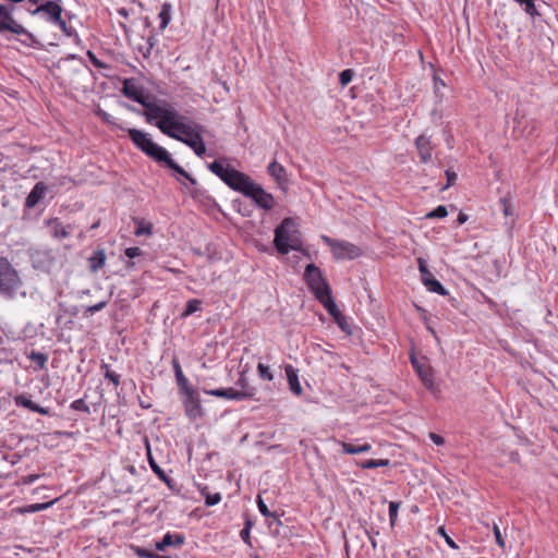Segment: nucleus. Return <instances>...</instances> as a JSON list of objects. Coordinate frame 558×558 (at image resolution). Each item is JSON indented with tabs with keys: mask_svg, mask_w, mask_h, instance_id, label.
<instances>
[{
	"mask_svg": "<svg viewBox=\"0 0 558 558\" xmlns=\"http://www.w3.org/2000/svg\"><path fill=\"white\" fill-rule=\"evenodd\" d=\"M257 506H258V509H259V512L266 517V518H272L274 519V522H276L277 524H281L280 520L278 519V517L270 512L268 507L266 506V504L264 502V500L262 499L260 496L257 497Z\"/></svg>",
	"mask_w": 558,
	"mask_h": 558,
	"instance_id": "36",
	"label": "nucleus"
},
{
	"mask_svg": "<svg viewBox=\"0 0 558 558\" xmlns=\"http://www.w3.org/2000/svg\"><path fill=\"white\" fill-rule=\"evenodd\" d=\"M149 458V465L151 470L158 475V477L163 481L168 486H170L171 478L165 473V471L155 462L151 456Z\"/></svg>",
	"mask_w": 558,
	"mask_h": 558,
	"instance_id": "35",
	"label": "nucleus"
},
{
	"mask_svg": "<svg viewBox=\"0 0 558 558\" xmlns=\"http://www.w3.org/2000/svg\"><path fill=\"white\" fill-rule=\"evenodd\" d=\"M448 215V210L446 206H438L434 210L426 214V218L434 219V218H445Z\"/></svg>",
	"mask_w": 558,
	"mask_h": 558,
	"instance_id": "44",
	"label": "nucleus"
},
{
	"mask_svg": "<svg viewBox=\"0 0 558 558\" xmlns=\"http://www.w3.org/2000/svg\"><path fill=\"white\" fill-rule=\"evenodd\" d=\"M317 300L324 305L328 314L331 315L335 320L344 319V316L341 314L337 304L332 300L331 292Z\"/></svg>",
	"mask_w": 558,
	"mask_h": 558,
	"instance_id": "21",
	"label": "nucleus"
},
{
	"mask_svg": "<svg viewBox=\"0 0 558 558\" xmlns=\"http://www.w3.org/2000/svg\"><path fill=\"white\" fill-rule=\"evenodd\" d=\"M202 310V301L197 299H192L187 301L185 310L182 312L181 317L185 318L191 316L192 314Z\"/></svg>",
	"mask_w": 558,
	"mask_h": 558,
	"instance_id": "32",
	"label": "nucleus"
},
{
	"mask_svg": "<svg viewBox=\"0 0 558 558\" xmlns=\"http://www.w3.org/2000/svg\"><path fill=\"white\" fill-rule=\"evenodd\" d=\"M158 162L165 163L168 168L172 169L183 178H185L192 185L197 184L196 179L191 177L181 166H179L171 157L169 151L167 150V156L165 159H160Z\"/></svg>",
	"mask_w": 558,
	"mask_h": 558,
	"instance_id": "23",
	"label": "nucleus"
},
{
	"mask_svg": "<svg viewBox=\"0 0 558 558\" xmlns=\"http://www.w3.org/2000/svg\"><path fill=\"white\" fill-rule=\"evenodd\" d=\"M322 239L330 247L333 257L338 260L354 259L362 254L359 246L348 241L333 240L327 235H323Z\"/></svg>",
	"mask_w": 558,
	"mask_h": 558,
	"instance_id": "7",
	"label": "nucleus"
},
{
	"mask_svg": "<svg viewBox=\"0 0 558 558\" xmlns=\"http://www.w3.org/2000/svg\"><path fill=\"white\" fill-rule=\"evenodd\" d=\"M208 169L222 181H225V179L227 178L232 168L223 167V165L220 161H214L208 165Z\"/></svg>",
	"mask_w": 558,
	"mask_h": 558,
	"instance_id": "30",
	"label": "nucleus"
},
{
	"mask_svg": "<svg viewBox=\"0 0 558 558\" xmlns=\"http://www.w3.org/2000/svg\"><path fill=\"white\" fill-rule=\"evenodd\" d=\"M246 197H250L258 207L265 210H270L275 206L274 196L257 183L253 184V187L250 190Z\"/></svg>",
	"mask_w": 558,
	"mask_h": 558,
	"instance_id": "12",
	"label": "nucleus"
},
{
	"mask_svg": "<svg viewBox=\"0 0 558 558\" xmlns=\"http://www.w3.org/2000/svg\"><path fill=\"white\" fill-rule=\"evenodd\" d=\"M108 302H109V300L105 299L94 305L85 307L84 313H83L84 317H89V316L94 315L95 313L104 310L107 306Z\"/></svg>",
	"mask_w": 558,
	"mask_h": 558,
	"instance_id": "37",
	"label": "nucleus"
},
{
	"mask_svg": "<svg viewBox=\"0 0 558 558\" xmlns=\"http://www.w3.org/2000/svg\"><path fill=\"white\" fill-rule=\"evenodd\" d=\"M203 391L208 396L238 401L244 400L246 396H250V392H238L234 388L203 389Z\"/></svg>",
	"mask_w": 558,
	"mask_h": 558,
	"instance_id": "14",
	"label": "nucleus"
},
{
	"mask_svg": "<svg viewBox=\"0 0 558 558\" xmlns=\"http://www.w3.org/2000/svg\"><path fill=\"white\" fill-rule=\"evenodd\" d=\"M267 171L269 175H271L278 184H283L287 182V173L283 166L278 163L277 161H272L268 165Z\"/></svg>",
	"mask_w": 558,
	"mask_h": 558,
	"instance_id": "24",
	"label": "nucleus"
},
{
	"mask_svg": "<svg viewBox=\"0 0 558 558\" xmlns=\"http://www.w3.org/2000/svg\"><path fill=\"white\" fill-rule=\"evenodd\" d=\"M284 371L288 378L290 390L294 395L301 396L303 390L299 381L298 371L292 365H287Z\"/></svg>",
	"mask_w": 558,
	"mask_h": 558,
	"instance_id": "22",
	"label": "nucleus"
},
{
	"mask_svg": "<svg viewBox=\"0 0 558 558\" xmlns=\"http://www.w3.org/2000/svg\"><path fill=\"white\" fill-rule=\"evenodd\" d=\"M447 184L441 189L442 191L454 184L457 180V173L450 170L446 171Z\"/></svg>",
	"mask_w": 558,
	"mask_h": 558,
	"instance_id": "52",
	"label": "nucleus"
},
{
	"mask_svg": "<svg viewBox=\"0 0 558 558\" xmlns=\"http://www.w3.org/2000/svg\"><path fill=\"white\" fill-rule=\"evenodd\" d=\"M173 369L177 383L182 391L189 390L192 387L189 385L187 378L184 376L182 368L177 360H173Z\"/></svg>",
	"mask_w": 558,
	"mask_h": 558,
	"instance_id": "28",
	"label": "nucleus"
},
{
	"mask_svg": "<svg viewBox=\"0 0 558 558\" xmlns=\"http://www.w3.org/2000/svg\"><path fill=\"white\" fill-rule=\"evenodd\" d=\"M251 529H252V522L250 520H247L245 522V525L244 527L242 529V531L240 532V536L241 538L243 539V542H245L246 544H250V533H251Z\"/></svg>",
	"mask_w": 558,
	"mask_h": 558,
	"instance_id": "49",
	"label": "nucleus"
},
{
	"mask_svg": "<svg viewBox=\"0 0 558 558\" xmlns=\"http://www.w3.org/2000/svg\"><path fill=\"white\" fill-rule=\"evenodd\" d=\"M38 13H45L49 16L50 22H56L60 20L62 8L54 1H46L45 3L38 5L35 10L32 11L33 15Z\"/></svg>",
	"mask_w": 558,
	"mask_h": 558,
	"instance_id": "15",
	"label": "nucleus"
},
{
	"mask_svg": "<svg viewBox=\"0 0 558 558\" xmlns=\"http://www.w3.org/2000/svg\"><path fill=\"white\" fill-rule=\"evenodd\" d=\"M417 264L423 284L432 292L446 295L448 291L437 279L434 278L432 272L428 270L425 260L423 258H418Z\"/></svg>",
	"mask_w": 558,
	"mask_h": 558,
	"instance_id": "11",
	"label": "nucleus"
},
{
	"mask_svg": "<svg viewBox=\"0 0 558 558\" xmlns=\"http://www.w3.org/2000/svg\"><path fill=\"white\" fill-rule=\"evenodd\" d=\"M412 365L420 376L422 383L428 390L435 389L434 374L429 366L421 365L416 360L412 359Z\"/></svg>",
	"mask_w": 558,
	"mask_h": 558,
	"instance_id": "16",
	"label": "nucleus"
},
{
	"mask_svg": "<svg viewBox=\"0 0 558 558\" xmlns=\"http://www.w3.org/2000/svg\"><path fill=\"white\" fill-rule=\"evenodd\" d=\"M150 233H151V227L143 226L142 223H138V226L136 227V230L134 231V234L136 236H142V235L150 234Z\"/></svg>",
	"mask_w": 558,
	"mask_h": 558,
	"instance_id": "50",
	"label": "nucleus"
},
{
	"mask_svg": "<svg viewBox=\"0 0 558 558\" xmlns=\"http://www.w3.org/2000/svg\"><path fill=\"white\" fill-rule=\"evenodd\" d=\"M101 368L105 371V377L109 379L114 386H118L120 384V375L111 371L109 365L104 364Z\"/></svg>",
	"mask_w": 558,
	"mask_h": 558,
	"instance_id": "41",
	"label": "nucleus"
},
{
	"mask_svg": "<svg viewBox=\"0 0 558 558\" xmlns=\"http://www.w3.org/2000/svg\"><path fill=\"white\" fill-rule=\"evenodd\" d=\"M399 508H400V502H398V501L389 502V520H390L391 526H393L396 524Z\"/></svg>",
	"mask_w": 558,
	"mask_h": 558,
	"instance_id": "42",
	"label": "nucleus"
},
{
	"mask_svg": "<svg viewBox=\"0 0 558 558\" xmlns=\"http://www.w3.org/2000/svg\"><path fill=\"white\" fill-rule=\"evenodd\" d=\"M389 464H390V460H388V459H378V460L369 459V460H366V461L360 463L359 465L362 469H375V468L388 466Z\"/></svg>",
	"mask_w": 558,
	"mask_h": 558,
	"instance_id": "34",
	"label": "nucleus"
},
{
	"mask_svg": "<svg viewBox=\"0 0 558 558\" xmlns=\"http://www.w3.org/2000/svg\"><path fill=\"white\" fill-rule=\"evenodd\" d=\"M336 323L338 324V326L342 329V330H347V327H348V323H347V319H339V320H336Z\"/></svg>",
	"mask_w": 558,
	"mask_h": 558,
	"instance_id": "60",
	"label": "nucleus"
},
{
	"mask_svg": "<svg viewBox=\"0 0 558 558\" xmlns=\"http://www.w3.org/2000/svg\"><path fill=\"white\" fill-rule=\"evenodd\" d=\"M341 447H342L343 452L347 454L364 453V452H368L372 449V445L368 442H364L362 445L341 442Z\"/></svg>",
	"mask_w": 558,
	"mask_h": 558,
	"instance_id": "26",
	"label": "nucleus"
},
{
	"mask_svg": "<svg viewBox=\"0 0 558 558\" xmlns=\"http://www.w3.org/2000/svg\"><path fill=\"white\" fill-rule=\"evenodd\" d=\"M128 134L134 145L155 161L158 162L166 158L167 149L153 142L148 133L137 129H128Z\"/></svg>",
	"mask_w": 558,
	"mask_h": 558,
	"instance_id": "5",
	"label": "nucleus"
},
{
	"mask_svg": "<svg viewBox=\"0 0 558 558\" xmlns=\"http://www.w3.org/2000/svg\"><path fill=\"white\" fill-rule=\"evenodd\" d=\"M106 263V254L104 250L96 251L89 258L90 271L97 272Z\"/></svg>",
	"mask_w": 558,
	"mask_h": 558,
	"instance_id": "27",
	"label": "nucleus"
},
{
	"mask_svg": "<svg viewBox=\"0 0 558 558\" xmlns=\"http://www.w3.org/2000/svg\"><path fill=\"white\" fill-rule=\"evenodd\" d=\"M500 206L504 216L507 218L506 225L511 227L515 221V214L511 201L507 197H502L500 198Z\"/></svg>",
	"mask_w": 558,
	"mask_h": 558,
	"instance_id": "25",
	"label": "nucleus"
},
{
	"mask_svg": "<svg viewBox=\"0 0 558 558\" xmlns=\"http://www.w3.org/2000/svg\"><path fill=\"white\" fill-rule=\"evenodd\" d=\"M47 185L44 182H38L35 184L28 196L26 197L25 205L28 208L35 207L46 195Z\"/></svg>",
	"mask_w": 558,
	"mask_h": 558,
	"instance_id": "20",
	"label": "nucleus"
},
{
	"mask_svg": "<svg viewBox=\"0 0 558 558\" xmlns=\"http://www.w3.org/2000/svg\"><path fill=\"white\" fill-rule=\"evenodd\" d=\"M493 531H494L495 539H496V543L498 544V546L500 548H505L506 547L505 537L502 536L499 526L495 523H494Z\"/></svg>",
	"mask_w": 558,
	"mask_h": 558,
	"instance_id": "48",
	"label": "nucleus"
},
{
	"mask_svg": "<svg viewBox=\"0 0 558 558\" xmlns=\"http://www.w3.org/2000/svg\"><path fill=\"white\" fill-rule=\"evenodd\" d=\"M122 92L126 97L141 104L146 109L144 116L149 123L166 119L174 108L170 102L163 99L149 101L141 88L135 85H130L128 82L124 83Z\"/></svg>",
	"mask_w": 558,
	"mask_h": 558,
	"instance_id": "2",
	"label": "nucleus"
},
{
	"mask_svg": "<svg viewBox=\"0 0 558 558\" xmlns=\"http://www.w3.org/2000/svg\"><path fill=\"white\" fill-rule=\"evenodd\" d=\"M274 244L277 251L286 255L291 250L299 251L301 247L296 223L292 218H284L279 226L275 229Z\"/></svg>",
	"mask_w": 558,
	"mask_h": 558,
	"instance_id": "3",
	"label": "nucleus"
},
{
	"mask_svg": "<svg viewBox=\"0 0 558 558\" xmlns=\"http://www.w3.org/2000/svg\"><path fill=\"white\" fill-rule=\"evenodd\" d=\"M257 372H258V375L262 379L264 380H272L274 379V375L272 373L270 372L269 367L264 365L263 363H258L257 365Z\"/></svg>",
	"mask_w": 558,
	"mask_h": 558,
	"instance_id": "43",
	"label": "nucleus"
},
{
	"mask_svg": "<svg viewBox=\"0 0 558 558\" xmlns=\"http://www.w3.org/2000/svg\"><path fill=\"white\" fill-rule=\"evenodd\" d=\"M53 24L58 25L62 29V32L64 33L65 36H68V37H72V36L77 37L76 32L72 27H69L66 25L65 21H63L61 16H60V20L53 22Z\"/></svg>",
	"mask_w": 558,
	"mask_h": 558,
	"instance_id": "45",
	"label": "nucleus"
},
{
	"mask_svg": "<svg viewBox=\"0 0 558 558\" xmlns=\"http://www.w3.org/2000/svg\"><path fill=\"white\" fill-rule=\"evenodd\" d=\"M23 282L15 268L5 259L0 257V296L14 299L21 292Z\"/></svg>",
	"mask_w": 558,
	"mask_h": 558,
	"instance_id": "4",
	"label": "nucleus"
},
{
	"mask_svg": "<svg viewBox=\"0 0 558 558\" xmlns=\"http://www.w3.org/2000/svg\"><path fill=\"white\" fill-rule=\"evenodd\" d=\"M185 395L184 405L185 413L191 418H196L202 415V407L198 392L191 388L189 390L183 391Z\"/></svg>",
	"mask_w": 558,
	"mask_h": 558,
	"instance_id": "13",
	"label": "nucleus"
},
{
	"mask_svg": "<svg viewBox=\"0 0 558 558\" xmlns=\"http://www.w3.org/2000/svg\"><path fill=\"white\" fill-rule=\"evenodd\" d=\"M71 409L75 410V411H81V412H85V413H89V407L87 405V403L84 401V399H77V400H74L72 403H71Z\"/></svg>",
	"mask_w": 558,
	"mask_h": 558,
	"instance_id": "47",
	"label": "nucleus"
},
{
	"mask_svg": "<svg viewBox=\"0 0 558 558\" xmlns=\"http://www.w3.org/2000/svg\"><path fill=\"white\" fill-rule=\"evenodd\" d=\"M28 359L31 361H33L34 363H36L39 368H44L46 366V363H47V360H48L46 354H44L41 352H37V351H32L28 354Z\"/></svg>",
	"mask_w": 558,
	"mask_h": 558,
	"instance_id": "38",
	"label": "nucleus"
},
{
	"mask_svg": "<svg viewBox=\"0 0 558 558\" xmlns=\"http://www.w3.org/2000/svg\"><path fill=\"white\" fill-rule=\"evenodd\" d=\"M439 532H440V534H441V535H444V536H445V535H447V534L445 533L444 527H440V529H439Z\"/></svg>",
	"mask_w": 558,
	"mask_h": 558,
	"instance_id": "64",
	"label": "nucleus"
},
{
	"mask_svg": "<svg viewBox=\"0 0 558 558\" xmlns=\"http://www.w3.org/2000/svg\"><path fill=\"white\" fill-rule=\"evenodd\" d=\"M466 220H468V215H465L464 213H460L458 215V218H457L458 225H463L464 222H466Z\"/></svg>",
	"mask_w": 558,
	"mask_h": 558,
	"instance_id": "59",
	"label": "nucleus"
},
{
	"mask_svg": "<svg viewBox=\"0 0 558 558\" xmlns=\"http://www.w3.org/2000/svg\"><path fill=\"white\" fill-rule=\"evenodd\" d=\"M11 32L16 35H25L33 39V35L19 24L12 16V11L3 4H0V32Z\"/></svg>",
	"mask_w": 558,
	"mask_h": 558,
	"instance_id": "10",
	"label": "nucleus"
},
{
	"mask_svg": "<svg viewBox=\"0 0 558 558\" xmlns=\"http://www.w3.org/2000/svg\"><path fill=\"white\" fill-rule=\"evenodd\" d=\"M434 84L436 89H438L439 86H445L444 81L437 76H434Z\"/></svg>",
	"mask_w": 558,
	"mask_h": 558,
	"instance_id": "61",
	"label": "nucleus"
},
{
	"mask_svg": "<svg viewBox=\"0 0 558 558\" xmlns=\"http://www.w3.org/2000/svg\"><path fill=\"white\" fill-rule=\"evenodd\" d=\"M172 5L170 3H163L159 12L160 29H165L171 21Z\"/></svg>",
	"mask_w": 558,
	"mask_h": 558,
	"instance_id": "29",
	"label": "nucleus"
},
{
	"mask_svg": "<svg viewBox=\"0 0 558 558\" xmlns=\"http://www.w3.org/2000/svg\"><path fill=\"white\" fill-rule=\"evenodd\" d=\"M524 12L534 21L536 16L542 15V8L546 4L543 0H514Z\"/></svg>",
	"mask_w": 558,
	"mask_h": 558,
	"instance_id": "19",
	"label": "nucleus"
},
{
	"mask_svg": "<svg viewBox=\"0 0 558 558\" xmlns=\"http://www.w3.org/2000/svg\"><path fill=\"white\" fill-rule=\"evenodd\" d=\"M193 151L198 156V157H203V155H205L206 153V146H205V143L204 141L198 144L197 147H195V149H193Z\"/></svg>",
	"mask_w": 558,
	"mask_h": 558,
	"instance_id": "56",
	"label": "nucleus"
},
{
	"mask_svg": "<svg viewBox=\"0 0 558 558\" xmlns=\"http://www.w3.org/2000/svg\"><path fill=\"white\" fill-rule=\"evenodd\" d=\"M415 146H416V149L418 151L422 162L426 163L432 160L433 146H432L429 137H427L425 135H420L415 140Z\"/></svg>",
	"mask_w": 558,
	"mask_h": 558,
	"instance_id": "18",
	"label": "nucleus"
},
{
	"mask_svg": "<svg viewBox=\"0 0 558 558\" xmlns=\"http://www.w3.org/2000/svg\"><path fill=\"white\" fill-rule=\"evenodd\" d=\"M31 259L33 267L43 272H50L56 265V254L48 248L34 250Z\"/></svg>",
	"mask_w": 558,
	"mask_h": 558,
	"instance_id": "9",
	"label": "nucleus"
},
{
	"mask_svg": "<svg viewBox=\"0 0 558 558\" xmlns=\"http://www.w3.org/2000/svg\"><path fill=\"white\" fill-rule=\"evenodd\" d=\"M354 72L351 69L343 70L339 75V81L342 86H347L353 78Z\"/></svg>",
	"mask_w": 558,
	"mask_h": 558,
	"instance_id": "46",
	"label": "nucleus"
},
{
	"mask_svg": "<svg viewBox=\"0 0 558 558\" xmlns=\"http://www.w3.org/2000/svg\"><path fill=\"white\" fill-rule=\"evenodd\" d=\"M439 532H440V534H441V535H444V536H445V535H447V534L445 533L444 527H440V529H439Z\"/></svg>",
	"mask_w": 558,
	"mask_h": 558,
	"instance_id": "63",
	"label": "nucleus"
},
{
	"mask_svg": "<svg viewBox=\"0 0 558 558\" xmlns=\"http://www.w3.org/2000/svg\"><path fill=\"white\" fill-rule=\"evenodd\" d=\"M236 386H239L241 388L240 390H238V392H245V391H247V393L250 392V396H246L245 399L254 398V396L256 393V389L247 383V379L244 375H241L239 377V379L236 380Z\"/></svg>",
	"mask_w": 558,
	"mask_h": 558,
	"instance_id": "31",
	"label": "nucleus"
},
{
	"mask_svg": "<svg viewBox=\"0 0 558 558\" xmlns=\"http://www.w3.org/2000/svg\"><path fill=\"white\" fill-rule=\"evenodd\" d=\"M143 254V251L137 247V246H133V247H128L125 250V255L129 257V258H135V257H138Z\"/></svg>",
	"mask_w": 558,
	"mask_h": 558,
	"instance_id": "51",
	"label": "nucleus"
},
{
	"mask_svg": "<svg viewBox=\"0 0 558 558\" xmlns=\"http://www.w3.org/2000/svg\"><path fill=\"white\" fill-rule=\"evenodd\" d=\"M155 125L165 135L182 142L191 149H195L204 141L203 135L206 132L203 124L181 114L175 108L166 119L156 121Z\"/></svg>",
	"mask_w": 558,
	"mask_h": 558,
	"instance_id": "1",
	"label": "nucleus"
},
{
	"mask_svg": "<svg viewBox=\"0 0 558 558\" xmlns=\"http://www.w3.org/2000/svg\"><path fill=\"white\" fill-rule=\"evenodd\" d=\"M51 505H52V502L34 504V505L29 506L28 511L29 512L41 511V510L48 509Z\"/></svg>",
	"mask_w": 558,
	"mask_h": 558,
	"instance_id": "53",
	"label": "nucleus"
},
{
	"mask_svg": "<svg viewBox=\"0 0 558 558\" xmlns=\"http://www.w3.org/2000/svg\"><path fill=\"white\" fill-rule=\"evenodd\" d=\"M429 438H430V440H432L435 445H437V446L442 445V444H444V441H445V440H444V438H442L440 435L435 434V433H430V434H429Z\"/></svg>",
	"mask_w": 558,
	"mask_h": 558,
	"instance_id": "55",
	"label": "nucleus"
},
{
	"mask_svg": "<svg viewBox=\"0 0 558 558\" xmlns=\"http://www.w3.org/2000/svg\"><path fill=\"white\" fill-rule=\"evenodd\" d=\"M445 539H446V543L451 547V548H457V544L453 542V539L451 537H449L448 535H445Z\"/></svg>",
	"mask_w": 558,
	"mask_h": 558,
	"instance_id": "62",
	"label": "nucleus"
},
{
	"mask_svg": "<svg viewBox=\"0 0 558 558\" xmlns=\"http://www.w3.org/2000/svg\"><path fill=\"white\" fill-rule=\"evenodd\" d=\"M304 279L311 291L315 294L316 299H319L331 292V289L323 277L320 269L314 264H308L306 266L304 271Z\"/></svg>",
	"mask_w": 558,
	"mask_h": 558,
	"instance_id": "6",
	"label": "nucleus"
},
{
	"mask_svg": "<svg viewBox=\"0 0 558 558\" xmlns=\"http://www.w3.org/2000/svg\"><path fill=\"white\" fill-rule=\"evenodd\" d=\"M33 412L39 413L41 415H48L49 414V409L36 404L34 410H33Z\"/></svg>",
	"mask_w": 558,
	"mask_h": 558,
	"instance_id": "58",
	"label": "nucleus"
},
{
	"mask_svg": "<svg viewBox=\"0 0 558 558\" xmlns=\"http://www.w3.org/2000/svg\"><path fill=\"white\" fill-rule=\"evenodd\" d=\"M88 56L90 58V61L97 68H107L101 61H99L92 52H88Z\"/></svg>",
	"mask_w": 558,
	"mask_h": 558,
	"instance_id": "57",
	"label": "nucleus"
},
{
	"mask_svg": "<svg viewBox=\"0 0 558 558\" xmlns=\"http://www.w3.org/2000/svg\"><path fill=\"white\" fill-rule=\"evenodd\" d=\"M201 494L205 498V505L208 507L215 506L221 500V495L219 493L210 494L207 492L206 487L201 489Z\"/></svg>",
	"mask_w": 558,
	"mask_h": 558,
	"instance_id": "33",
	"label": "nucleus"
},
{
	"mask_svg": "<svg viewBox=\"0 0 558 558\" xmlns=\"http://www.w3.org/2000/svg\"><path fill=\"white\" fill-rule=\"evenodd\" d=\"M53 235L58 239H65L70 235V232L59 221H53L52 223Z\"/></svg>",
	"mask_w": 558,
	"mask_h": 558,
	"instance_id": "39",
	"label": "nucleus"
},
{
	"mask_svg": "<svg viewBox=\"0 0 558 558\" xmlns=\"http://www.w3.org/2000/svg\"><path fill=\"white\" fill-rule=\"evenodd\" d=\"M230 189L233 191H236L239 193H242L244 196L247 195L250 190L253 187V184L255 183L247 174L231 169L229 174L223 181Z\"/></svg>",
	"mask_w": 558,
	"mask_h": 558,
	"instance_id": "8",
	"label": "nucleus"
},
{
	"mask_svg": "<svg viewBox=\"0 0 558 558\" xmlns=\"http://www.w3.org/2000/svg\"><path fill=\"white\" fill-rule=\"evenodd\" d=\"M15 404L19 407H23L25 409H28L31 411L34 410L36 403L33 402L27 396L25 395H19L14 398Z\"/></svg>",
	"mask_w": 558,
	"mask_h": 558,
	"instance_id": "40",
	"label": "nucleus"
},
{
	"mask_svg": "<svg viewBox=\"0 0 558 558\" xmlns=\"http://www.w3.org/2000/svg\"><path fill=\"white\" fill-rule=\"evenodd\" d=\"M136 554L141 558H156L157 554L151 553L144 548H137Z\"/></svg>",
	"mask_w": 558,
	"mask_h": 558,
	"instance_id": "54",
	"label": "nucleus"
},
{
	"mask_svg": "<svg viewBox=\"0 0 558 558\" xmlns=\"http://www.w3.org/2000/svg\"><path fill=\"white\" fill-rule=\"evenodd\" d=\"M185 536L181 533L172 534L170 532L166 533L161 541L156 543V549L163 551L167 547H180L184 544Z\"/></svg>",
	"mask_w": 558,
	"mask_h": 558,
	"instance_id": "17",
	"label": "nucleus"
}]
</instances>
